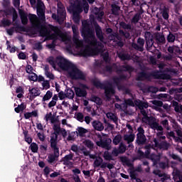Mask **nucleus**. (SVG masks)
I'll return each instance as SVG.
<instances>
[{
    "instance_id": "774afa93",
    "label": "nucleus",
    "mask_w": 182,
    "mask_h": 182,
    "mask_svg": "<svg viewBox=\"0 0 182 182\" xmlns=\"http://www.w3.org/2000/svg\"><path fill=\"white\" fill-rule=\"evenodd\" d=\"M120 26H122L123 29H132V25L127 24L124 22L121 23Z\"/></svg>"
},
{
    "instance_id": "f03ea898",
    "label": "nucleus",
    "mask_w": 182,
    "mask_h": 182,
    "mask_svg": "<svg viewBox=\"0 0 182 182\" xmlns=\"http://www.w3.org/2000/svg\"><path fill=\"white\" fill-rule=\"evenodd\" d=\"M28 19L33 28L40 29L41 36H46L50 39H59L64 42L65 45H68L69 48L72 47V40L70 36L63 33L59 28L56 26H50V28L41 26V20L35 14H30Z\"/></svg>"
},
{
    "instance_id": "1a4fd4ad",
    "label": "nucleus",
    "mask_w": 182,
    "mask_h": 182,
    "mask_svg": "<svg viewBox=\"0 0 182 182\" xmlns=\"http://www.w3.org/2000/svg\"><path fill=\"white\" fill-rule=\"evenodd\" d=\"M97 136L98 139H100V141H96V144L98 147H102V149H105V150H110L112 149V139L106 138L102 140V135L98 134Z\"/></svg>"
},
{
    "instance_id": "473e14b6",
    "label": "nucleus",
    "mask_w": 182,
    "mask_h": 182,
    "mask_svg": "<svg viewBox=\"0 0 182 182\" xmlns=\"http://www.w3.org/2000/svg\"><path fill=\"white\" fill-rule=\"evenodd\" d=\"M118 56L122 60H130L132 59V56L126 53H119Z\"/></svg>"
},
{
    "instance_id": "37998d69",
    "label": "nucleus",
    "mask_w": 182,
    "mask_h": 182,
    "mask_svg": "<svg viewBox=\"0 0 182 182\" xmlns=\"http://www.w3.org/2000/svg\"><path fill=\"white\" fill-rule=\"evenodd\" d=\"M112 12L113 15H119L120 12V7L116 4L112 5Z\"/></svg>"
},
{
    "instance_id": "680f3d73",
    "label": "nucleus",
    "mask_w": 182,
    "mask_h": 182,
    "mask_svg": "<svg viewBox=\"0 0 182 182\" xmlns=\"http://www.w3.org/2000/svg\"><path fill=\"white\" fill-rule=\"evenodd\" d=\"M161 124L165 129H166V130H170V126H168V120L164 119L161 122Z\"/></svg>"
},
{
    "instance_id": "de8ad7c7",
    "label": "nucleus",
    "mask_w": 182,
    "mask_h": 182,
    "mask_svg": "<svg viewBox=\"0 0 182 182\" xmlns=\"http://www.w3.org/2000/svg\"><path fill=\"white\" fill-rule=\"evenodd\" d=\"M120 159V162L123 163V164H124L125 166H130V160H129V159H127V157L126 156H121L119 157Z\"/></svg>"
},
{
    "instance_id": "72a5a7b5",
    "label": "nucleus",
    "mask_w": 182,
    "mask_h": 182,
    "mask_svg": "<svg viewBox=\"0 0 182 182\" xmlns=\"http://www.w3.org/2000/svg\"><path fill=\"white\" fill-rule=\"evenodd\" d=\"M58 100V97L57 95H54L52 97V100L48 103V108L51 109V107H54V106H56V102Z\"/></svg>"
},
{
    "instance_id": "20e7f679",
    "label": "nucleus",
    "mask_w": 182,
    "mask_h": 182,
    "mask_svg": "<svg viewBox=\"0 0 182 182\" xmlns=\"http://www.w3.org/2000/svg\"><path fill=\"white\" fill-rule=\"evenodd\" d=\"M70 8L73 11V19L75 23H79L80 22V15L79 14L82 11V7L80 5V3H79V0H71Z\"/></svg>"
},
{
    "instance_id": "5fc2aeb1",
    "label": "nucleus",
    "mask_w": 182,
    "mask_h": 182,
    "mask_svg": "<svg viewBox=\"0 0 182 182\" xmlns=\"http://www.w3.org/2000/svg\"><path fill=\"white\" fill-rule=\"evenodd\" d=\"M174 50H176L177 52H179L180 48L176 46H169L168 48V52L170 53L171 54L174 53Z\"/></svg>"
},
{
    "instance_id": "423d86ee",
    "label": "nucleus",
    "mask_w": 182,
    "mask_h": 182,
    "mask_svg": "<svg viewBox=\"0 0 182 182\" xmlns=\"http://www.w3.org/2000/svg\"><path fill=\"white\" fill-rule=\"evenodd\" d=\"M141 114L144 116L142 118V121L144 123L149 124L151 129H158L159 130H161V125L159 124L157 122H156V119L154 117H149L147 116V112L144 109H140Z\"/></svg>"
},
{
    "instance_id": "39448f33",
    "label": "nucleus",
    "mask_w": 182,
    "mask_h": 182,
    "mask_svg": "<svg viewBox=\"0 0 182 182\" xmlns=\"http://www.w3.org/2000/svg\"><path fill=\"white\" fill-rule=\"evenodd\" d=\"M54 133L50 134V143L54 142L58 144V136L61 134L64 139L68 136V131L64 128L60 127V124H55L53 127Z\"/></svg>"
},
{
    "instance_id": "2eb2a0df",
    "label": "nucleus",
    "mask_w": 182,
    "mask_h": 182,
    "mask_svg": "<svg viewBox=\"0 0 182 182\" xmlns=\"http://www.w3.org/2000/svg\"><path fill=\"white\" fill-rule=\"evenodd\" d=\"M127 149V146L124 143L121 142L117 148H114L112 150V156H114L115 157H117L119 154H123V153H126V150Z\"/></svg>"
},
{
    "instance_id": "dca6fc26",
    "label": "nucleus",
    "mask_w": 182,
    "mask_h": 182,
    "mask_svg": "<svg viewBox=\"0 0 182 182\" xmlns=\"http://www.w3.org/2000/svg\"><path fill=\"white\" fill-rule=\"evenodd\" d=\"M132 46L134 48V49H136V50L143 52L144 50V39L139 38L137 40V43H133Z\"/></svg>"
},
{
    "instance_id": "ddd939ff",
    "label": "nucleus",
    "mask_w": 182,
    "mask_h": 182,
    "mask_svg": "<svg viewBox=\"0 0 182 182\" xmlns=\"http://www.w3.org/2000/svg\"><path fill=\"white\" fill-rule=\"evenodd\" d=\"M74 154L73 153H70L69 154L65 155L60 161L63 162V164L64 166H66L69 168H73V162H72V160H73Z\"/></svg>"
},
{
    "instance_id": "393cba45",
    "label": "nucleus",
    "mask_w": 182,
    "mask_h": 182,
    "mask_svg": "<svg viewBox=\"0 0 182 182\" xmlns=\"http://www.w3.org/2000/svg\"><path fill=\"white\" fill-rule=\"evenodd\" d=\"M155 38L157 41L158 43H166V38L164 37V35H163V33H155Z\"/></svg>"
},
{
    "instance_id": "bb28decb",
    "label": "nucleus",
    "mask_w": 182,
    "mask_h": 182,
    "mask_svg": "<svg viewBox=\"0 0 182 182\" xmlns=\"http://www.w3.org/2000/svg\"><path fill=\"white\" fill-rule=\"evenodd\" d=\"M19 15L23 25H26L28 23V15L22 10H19Z\"/></svg>"
},
{
    "instance_id": "052dcab7",
    "label": "nucleus",
    "mask_w": 182,
    "mask_h": 182,
    "mask_svg": "<svg viewBox=\"0 0 182 182\" xmlns=\"http://www.w3.org/2000/svg\"><path fill=\"white\" fill-rule=\"evenodd\" d=\"M113 68L110 65H107L105 69L103 70L104 75H107V73H112Z\"/></svg>"
},
{
    "instance_id": "c9c22d12",
    "label": "nucleus",
    "mask_w": 182,
    "mask_h": 182,
    "mask_svg": "<svg viewBox=\"0 0 182 182\" xmlns=\"http://www.w3.org/2000/svg\"><path fill=\"white\" fill-rule=\"evenodd\" d=\"M166 41L168 43H174L176 41V34L169 32L168 35L166 36Z\"/></svg>"
},
{
    "instance_id": "4468645a",
    "label": "nucleus",
    "mask_w": 182,
    "mask_h": 182,
    "mask_svg": "<svg viewBox=\"0 0 182 182\" xmlns=\"http://www.w3.org/2000/svg\"><path fill=\"white\" fill-rule=\"evenodd\" d=\"M134 139H136V135L133 132H131L130 134H125L123 136L124 141L128 144V147H131L132 149L134 147L133 144H132L133 141H134Z\"/></svg>"
},
{
    "instance_id": "9b49d317",
    "label": "nucleus",
    "mask_w": 182,
    "mask_h": 182,
    "mask_svg": "<svg viewBox=\"0 0 182 182\" xmlns=\"http://www.w3.org/2000/svg\"><path fill=\"white\" fill-rule=\"evenodd\" d=\"M37 15L43 22H45V4L41 0L37 1Z\"/></svg>"
},
{
    "instance_id": "f8f14e48",
    "label": "nucleus",
    "mask_w": 182,
    "mask_h": 182,
    "mask_svg": "<svg viewBox=\"0 0 182 182\" xmlns=\"http://www.w3.org/2000/svg\"><path fill=\"white\" fill-rule=\"evenodd\" d=\"M104 16L105 12H103L102 9H98L97 7H92L90 18H92V16H95L97 21L102 22V19H103Z\"/></svg>"
},
{
    "instance_id": "6ab92c4d",
    "label": "nucleus",
    "mask_w": 182,
    "mask_h": 182,
    "mask_svg": "<svg viewBox=\"0 0 182 182\" xmlns=\"http://www.w3.org/2000/svg\"><path fill=\"white\" fill-rule=\"evenodd\" d=\"M92 126L94 130H97V132H103L105 130V125L99 120H94L92 122Z\"/></svg>"
},
{
    "instance_id": "4be33fe9",
    "label": "nucleus",
    "mask_w": 182,
    "mask_h": 182,
    "mask_svg": "<svg viewBox=\"0 0 182 182\" xmlns=\"http://www.w3.org/2000/svg\"><path fill=\"white\" fill-rule=\"evenodd\" d=\"M95 32L98 39H100L101 42H103V31H102V28H100L99 25H95Z\"/></svg>"
},
{
    "instance_id": "bf43d9fd",
    "label": "nucleus",
    "mask_w": 182,
    "mask_h": 182,
    "mask_svg": "<svg viewBox=\"0 0 182 182\" xmlns=\"http://www.w3.org/2000/svg\"><path fill=\"white\" fill-rule=\"evenodd\" d=\"M75 136H76V132H72L71 133H69L67 138L68 141H73V140H75Z\"/></svg>"
},
{
    "instance_id": "4c0bfd02",
    "label": "nucleus",
    "mask_w": 182,
    "mask_h": 182,
    "mask_svg": "<svg viewBox=\"0 0 182 182\" xmlns=\"http://www.w3.org/2000/svg\"><path fill=\"white\" fill-rule=\"evenodd\" d=\"M172 105L174 107L175 112H176L177 113L182 112V105H178L177 101H173Z\"/></svg>"
},
{
    "instance_id": "cd10ccee",
    "label": "nucleus",
    "mask_w": 182,
    "mask_h": 182,
    "mask_svg": "<svg viewBox=\"0 0 182 182\" xmlns=\"http://www.w3.org/2000/svg\"><path fill=\"white\" fill-rule=\"evenodd\" d=\"M122 140L123 136H122V134H119L113 138L112 143L113 144H114V146H117L118 144H120V143H122Z\"/></svg>"
},
{
    "instance_id": "412c9836",
    "label": "nucleus",
    "mask_w": 182,
    "mask_h": 182,
    "mask_svg": "<svg viewBox=\"0 0 182 182\" xmlns=\"http://www.w3.org/2000/svg\"><path fill=\"white\" fill-rule=\"evenodd\" d=\"M150 160H151V161L153 162V166H156L159 163V161H160V159H161V154H151L149 156Z\"/></svg>"
},
{
    "instance_id": "c03bdc74",
    "label": "nucleus",
    "mask_w": 182,
    "mask_h": 182,
    "mask_svg": "<svg viewBox=\"0 0 182 182\" xmlns=\"http://www.w3.org/2000/svg\"><path fill=\"white\" fill-rule=\"evenodd\" d=\"M108 168L109 171L114 168V164L107 162H104L101 166V168Z\"/></svg>"
},
{
    "instance_id": "f257e3e1",
    "label": "nucleus",
    "mask_w": 182,
    "mask_h": 182,
    "mask_svg": "<svg viewBox=\"0 0 182 182\" xmlns=\"http://www.w3.org/2000/svg\"><path fill=\"white\" fill-rule=\"evenodd\" d=\"M82 24V33L84 35L85 42L88 46H83V41L79 39V30L77 27L75 25L72 26L73 32V41L77 52L81 56H95L98 53H103V50H105L103 43H97V40H96L95 36V31L90 28V25H89L87 21H83Z\"/></svg>"
},
{
    "instance_id": "6e6d98bb",
    "label": "nucleus",
    "mask_w": 182,
    "mask_h": 182,
    "mask_svg": "<svg viewBox=\"0 0 182 182\" xmlns=\"http://www.w3.org/2000/svg\"><path fill=\"white\" fill-rule=\"evenodd\" d=\"M28 79L33 82H38V75L35 73H32L28 75Z\"/></svg>"
},
{
    "instance_id": "79ce46f5",
    "label": "nucleus",
    "mask_w": 182,
    "mask_h": 182,
    "mask_svg": "<svg viewBox=\"0 0 182 182\" xmlns=\"http://www.w3.org/2000/svg\"><path fill=\"white\" fill-rule=\"evenodd\" d=\"M123 109L127 110V106H134V102L131 100H125L124 103L122 104Z\"/></svg>"
},
{
    "instance_id": "a19ab883",
    "label": "nucleus",
    "mask_w": 182,
    "mask_h": 182,
    "mask_svg": "<svg viewBox=\"0 0 182 182\" xmlns=\"http://www.w3.org/2000/svg\"><path fill=\"white\" fill-rule=\"evenodd\" d=\"M106 116H107V119H110V120H112V122H114V123H117V117L114 113L107 112L106 114Z\"/></svg>"
},
{
    "instance_id": "5701e85b",
    "label": "nucleus",
    "mask_w": 182,
    "mask_h": 182,
    "mask_svg": "<svg viewBox=\"0 0 182 182\" xmlns=\"http://www.w3.org/2000/svg\"><path fill=\"white\" fill-rule=\"evenodd\" d=\"M28 92L31 97H36V96H39V95H41V90L38 87L29 88Z\"/></svg>"
},
{
    "instance_id": "49530a36",
    "label": "nucleus",
    "mask_w": 182,
    "mask_h": 182,
    "mask_svg": "<svg viewBox=\"0 0 182 182\" xmlns=\"http://www.w3.org/2000/svg\"><path fill=\"white\" fill-rule=\"evenodd\" d=\"M149 77V75L147 73L144 72H141L138 75L137 80H144V79H147Z\"/></svg>"
},
{
    "instance_id": "8fccbe9b",
    "label": "nucleus",
    "mask_w": 182,
    "mask_h": 182,
    "mask_svg": "<svg viewBox=\"0 0 182 182\" xmlns=\"http://www.w3.org/2000/svg\"><path fill=\"white\" fill-rule=\"evenodd\" d=\"M75 117L77 120H78V122H80L81 123H82V122H84L85 120V117L83 116V114L82 112H77L75 114Z\"/></svg>"
},
{
    "instance_id": "338daca9",
    "label": "nucleus",
    "mask_w": 182,
    "mask_h": 182,
    "mask_svg": "<svg viewBox=\"0 0 182 182\" xmlns=\"http://www.w3.org/2000/svg\"><path fill=\"white\" fill-rule=\"evenodd\" d=\"M144 36H145L146 41H149L151 39H154L153 35L151 34V33H150L149 31L145 32Z\"/></svg>"
},
{
    "instance_id": "7c9ffc66",
    "label": "nucleus",
    "mask_w": 182,
    "mask_h": 182,
    "mask_svg": "<svg viewBox=\"0 0 182 182\" xmlns=\"http://www.w3.org/2000/svg\"><path fill=\"white\" fill-rule=\"evenodd\" d=\"M79 4L82 6V11L84 9V12L87 14L89 12V4H87V1L86 0L79 1Z\"/></svg>"
},
{
    "instance_id": "3c124183",
    "label": "nucleus",
    "mask_w": 182,
    "mask_h": 182,
    "mask_svg": "<svg viewBox=\"0 0 182 182\" xmlns=\"http://www.w3.org/2000/svg\"><path fill=\"white\" fill-rule=\"evenodd\" d=\"M159 167L163 169L167 168V167H168V159L165 158L164 162L159 163Z\"/></svg>"
},
{
    "instance_id": "b1692460",
    "label": "nucleus",
    "mask_w": 182,
    "mask_h": 182,
    "mask_svg": "<svg viewBox=\"0 0 182 182\" xmlns=\"http://www.w3.org/2000/svg\"><path fill=\"white\" fill-rule=\"evenodd\" d=\"M88 130L82 127H78L77 128L76 133L80 137H85L86 136V133H88Z\"/></svg>"
},
{
    "instance_id": "a18cd8bd",
    "label": "nucleus",
    "mask_w": 182,
    "mask_h": 182,
    "mask_svg": "<svg viewBox=\"0 0 182 182\" xmlns=\"http://www.w3.org/2000/svg\"><path fill=\"white\" fill-rule=\"evenodd\" d=\"M26 109V105L25 104L21 103L18 105L17 107L14 109L16 113H19L20 112H23Z\"/></svg>"
},
{
    "instance_id": "9d476101",
    "label": "nucleus",
    "mask_w": 182,
    "mask_h": 182,
    "mask_svg": "<svg viewBox=\"0 0 182 182\" xmlns=\"http://www.w3.org/2000/svg\"><path fill=\"white\" fill-rule=\"evenodd\" d=\"M138 133L136 134V142L139 146H143L144 144H146V141H147V138L146 137V135H144V129L139 127L137 128Z\"/></svg>"
},
{
    "instance_id": "7ed1b4c3",
    "label": "nucleus",
    "mask_w": 182,
    "mask_h": 182,
    "mask_svg": "<svg viewBox=\"0 0 182 182\" xmlns=\"http://www.w3.org/2000/svg\"><path fill=\"white\" fill-rule=\"evenodd\" d=\"M55 63H57L58 66H59L62 70H65L68 73L70 79L73 80H77L79 79L85 80V79H86V75H85L83 72L62 55H58L56 58Z\"/></svg>"
},
{
    "instance_id": "c756f323",
    "label": "nucleus",
    "mask_w": 182,
    "mask_h": 182,
    "mask_svg": "<svg viewBox=\"0 0 182 182\" xmlns=\"http://www.w3.org/2000/svg\"><path fill=\"white\" fill-rule=\"evenodd\" d=\"M140 19H141V14L140 13H136L131 19V23L136 25L139 23V21H140Z\"/></svg>"
},
{
    "instance_id": "f704fd0d",
    "label": "nucleus",
    "mask_w": 182,
    "mask_h": 182,
    "mask_svg": "<svg viewBox=\"0 0 182 182\" xmlns=\"http://www.w3.org/2000/svg\"><path fill=\"white\" fill-rule=\"evenodd\" d=\"M82 144H84V146H86L87 149H90V150H92V149L95 147V144H93V142L90 139H85L82 141Z\"/></svg>"
},
{
    "instance_id": "aec40b11",
    "label": "nucleus",
    "mask_w": 182,
    "mask_h": 182,
    "mask_svg": "<svg viewBox=\"0 0 182 182\" xmlns=\"http://www.w3.org/2000/svg\"><path fill=\"white\" fill-rule=\"evenodd\" d=\"M114 93V88L112 84H109L107 87H105V95L107 100H110V97L113 96Z\"/></svg>"
},
{
    "instance_id": "f3484780",
    "label": "nucleus",
    "mask_w": 182,
    "mask_h": 182,
    "mask_svg": "<svg viewBox=\"0 0 182 182\" xmlns=\"http://www.w3.org/2000/svg\"><path fill=\"white\" fill-rule=\"evenodd\" d=\"M74 90L75 92V95L77 97H86L87 92L85 89V86L82 87H74Z\"/></svg>"
},
{
    "instance_id": "58836bf2",
    "label": "nucleus",
    "mask_w": 182,
    "mask_h": 182,
    "mask_svg": "<svg viewBox=\"0 0 182 182\" xmlns=\"http://www.w3.org/2000/svg\"><path fill=\"white\" fill-rule=\"evenodd\" d=\"M65 97L67 99H73L75 97V92L72 89H67L65 90Z\"/></svg>"
},
{
    "instance_id": "09e8293b",
    "label": "nucleus",
    "mask_w": 182,
    "mask_h": 182,
    "mask_svg": "<svg viewBox=\"0 0 182 182\" xmlns=\"http://www.w3.org/2000/svg\"><path fill=\"white\" fill-rule=\"evenodd\" d=\"M103 157L105 160H107L108 161L113 160V156H112V154H110V153H109L107 151L104 152Z\"/></svg>"
},
{
    "instance_id": "a211bd4d",
    "label": "nucleus",
    "mask_w": 182,
    "mask_h": 182,
    "mask_svg": "<svg viewBox=\"0 0 182 182\" xmlns=\"http://www.w3.org/2000/svg\"><path fill=\"white\" fill-rule=\"evenodd\" d=\"M154 147H159V149H161L162 150H168L170 147V144L167 141H162L161 144H159V141L156 138L153 140Z\"/></svg>"
},
{
    "instance_id": "4d7b16f0",
    "label": "nucleus",
    "mask_w": 182,
    "mask_h": 182,
    "mask_svg": "<svg viewBox=\"0 0 182 182\" xmlns=\"http://www.w3.org/2000/svg\"><path fill=\"white\" fill-rule=\"evenodd\" d=\"M47 62H48V63L52 65V68H53V69H56V63H55L53 57H49L48 58H47Z\"/></svg>"
},
{
    "instance_id": "0e129e2a",
    "label": "nucleus",
    "mask_w": 182,
    "mask_h": 182,
    "mask_svg": "<svg viewBox=\"0 0 182 182\" xmlns=\"http://www.w3.org/2000/svg\"><path fill=\"white\" fill-rule=\"evenodd\" d=\"M26 73H28V75L33 73V68L32 67V65H26Z\"/></svg>"
},
{
    "instance_id": "c85d7f7f",
    "label": "nucleus",
    "mask_w": 182,
    "mask_h": 182,
    "mask_svg": "<svg viewBox=\"0 0 182 182\" xmlns=\"http://www.w3.org/2000/svg\"><path fill=\"white\" fill-rule=\"evenodd\" d=\"M144 149L146 150L145 151V157L146 159H149L150 158V153H151V149H156V146H154V144H153L152 145H146L145 146Z\"/></svg>"
},
{
    "instance_id": "a878e982",
    "label": "nucleus",
    "mask_w": 182,
    "mask_h": 182,
    "mask_svg": "<svg viewBox=\"0 0 182 182\" xmlns=\"http://www.w3.org/2000/svg\"><path fill=\"white\" fill-rule=\"evenodd\" d=\"M136 106H137L139 107V109H147V107H149V103L145 102H141L140 100H136L134 102Z\"/></svg>"
},
{
    "instance_id": "ea45409f",
    "label": "nucleus",
    "mask_w": 182,
    "mask_h": 182,
    "mask_svg": "<svg viewBox=\"0 0 182 182\" xmlns=\"http://www.w3.org/2000/svg\"><path fill=\"white\" fill-rule=\"evenodd\" d=\"M52 96H53V93L50 90H48L46 95L43 96L42 99V102H46L48 100H50Z\"/></svg>"
},
{
    "instance_id": "6e6552de",
    "label": "nucleus",
    "mask_w": 182,
    "mask_h": 182,
    "mask_svg": "<svg viewBox=\"0 0 182 182\" xmlns=\"http://www.w3.org/2000/svg\"><path fill=\"white\" fill-rule=\"evenodd\" d=\"M50 147L53 151V154H50L48 156L47 161L52 164V163H55L57 159H59V146L56 144L55 142H50Z\"/></svg>"
},
{
    "instance_id": "603ef678",
    "label": "nucleus",
    "mask_w": 182,
    "mask_h": 182,
    "mask_svg": "<svg viewBox=\"0 0 182 182\" xmlns=\"http://www.w3.org/2000/svg\"><path fill=\"white\" fill-rule=\"evenodd\" d=\"M91 101L96 103V105H101L102 104V99L99 97L92 96L91 97Z\"/></svg>"
},
{
    "instance_id": "e433bc0d",
    "label": "nucleus",
    "mask_w": 182,
    "mask_h": 182,
    "mask_svg": "<svg viewBox=\"0 0 182 182\" xmlns=\"http://www.w3.org/2000/svg\"><path fill=\"white\" fill-rule=\"evenodd\" d=\"M103 159L101 157L96 158L94 161V167H100L102 168V166L103 165Z\"/></svg>"
},
{
    "instance_id": "0eeeda50",
    "label": "nucleus",
    "mask_w": 182,
    "mask_h": 182,
    "mask_svg": "<svg viewBox=\"0 0 182 182\" xmlns=\"http://www.w3.org/2000/svg\"><path fill=\"white\" fill-rule=\"evenodd\" d=\"M58 16L55 14H53L52 18L53 19H55V21H57V22L60 23L61 22H63L65 19H66V10L65 9L63 5H62V3H58Z\"/></svg>"
},
{
    "instance_id": "864d4df0",
    "label": "nucleus",
    "mask_w": 182,
    "mask_h": 182,
    "mask_svg": "<svg viewBox=\"0 0 182 182\" xmlns=\"http://www.w3.org/2000/svg\"><path fill=\"white\" fill-rule=\"evenodd\" d=\"M30 147H31V150L33 153H38V144L36 143H35V142L31 143Z\"/></svg>"
},
{
    "instance_id": "2f4dec72",
    "label": "nucleus",
    "mask_w": 182,
    "mask_h": 182,
    "mask_svg": "<svg viewBox=\"0 0 182 182\" xmlns=\"http://www.w3.org/2000/svg\"><path fill=\"white\" fill-rule=\"evenodd\" d=\"M151 102H152V105H154V106H152L153 109H154L155 110H160V107H161V106H163V102L161 101H159V100H153Z\"/></svg>"
},
{
    "instance_id": "69168bd1",
    "label": "nucleus",
    "mask_w": 182,
    "mask_h": 182,
    "mask_svg": "<svg viewBox=\"0 0 182 182\" xmlns=\"http://www.w3.org/2000/svg\"><path fill=\"white\" fill-rule=\"evenodd\" d=\"M1 23L4 25V26H10L11 22L10 20H8L6 18H3L1 20Z\"/></svg>"
},
{
    "instance_id": "e2e57ef3",
    "label": "nucleus",
    "mask_w": 182,
    "mask_h": 182,
    "mask_svg": "<svg viewBox=\"0 0 182 182\" xmlns=\"http://www.w3.org/2000/svg\"><path fill=\"white\" fill-rule=\"evenodd\" d=\"M161 177V181L162 182H167V180L170 178V176L166 174V173H162Z\"/></svg>"
},
{
    "instance_id": "13d9d810",
    "label": "nucleus",
    "mask_w": 182,
    "mask_h": 182,
    "mask_svg": "<svg viewBox=\"0 0 182 182\" xmlns=\"http://www.w3.org/2000/svg\"><path fill=\"white\" fill-rule=\"evenodd\" d=\"M43 89H45L46 90H48L50 87V83L49 82V80H44L42 82Z\"/></svg>"
}]
</instances>
